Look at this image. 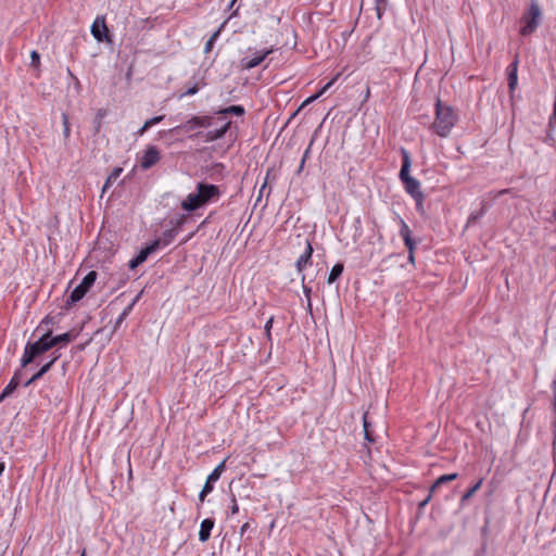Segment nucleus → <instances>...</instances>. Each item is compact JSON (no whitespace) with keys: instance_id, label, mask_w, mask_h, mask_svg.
<instances>
[{"instance_id":"0e129e2a","label":"nucleus","mask_w":556,"mask_h":556,"mask_svg":"<svg viewBox=\"0 0 556 556\" xmlns=\"http://www.w3.org/2000/svg\"><path fill=\"white\" fill-rule=\"evenodd\" d=\"M233 5H235V4H232V2L230 1V2H229V4H228L227 10H228V11H229V10H231V9L233 8Z\"/></svg>"},{"instance_id":"473e14b6","label":"nucleus","mask_w":556,"mask_h":556,"mask_svg":"<svg viewBox=\"0 0 556 556\" xmlns=\"http://www.w3.org/2000/svg\"><path fill=\"white\" fill-rule=\"evenodd\" d=\"M388 1L387 0H375V10L377 17L380 20L386 11Z\"/></svg>"},{"instance_id":"f03ea898","label":"nucleus","mask_w":556,"mask_h":556,"mask_svg":"<svg viewBox=\"0 0 556 556\" xmlns=\"http://www.w3.org/2000/svg\"><path fill=\"white\" fill-rule=\"evenodd\" d=\"M402 155V166L399 177L404 186L405 191L416 201L424 200V193L420 189V182L409 175L412 160L409 152L405 148L400 149Z\"/></svg>"},{"instance_id":"39448f33","label":"nucleus","mask_w":556,"mask_h":556,"mask_svg":"<svg viewBox=\"0 0 556 556\" xmlns=\"http://www.w3.org/2000/svg\"><path fill=\"white\" fill-rule=\"evenodd\" d=\"M52 343L50 340V332L45 329V332L39 337V339L35 342L28 341L24 348V353L21 358V366L27 367L31 364L37 357L45 354L46 352L52 349Z\"/></svg>"},{"instance_id":"6e6552de","label":"nucleus","mask_w":556,"mask_h":556,"mask_svg":"<svg viewBox=\"0 0 556 556\" xmlns=\"http://www.w3.org/2000/svg\"><path fill=\"white\" fill-rule=\"evenodd\" d=\"M197 190L200 194L203 206L218 200L220 197V190L216 185L199 182L197 185Z\"/></svg>"},{"instance_id":"f704fd0d","label":"nucleus","mask_w":556,"mask_h":556,"mask_svg":"<svg viewBox=\"0 0 556 556\" xmlns=\"http://www.w3.org/2000/svg\"><path fill=\"white\" fill-rule=\"evenodd\" d=\"M200 90V87L198 83L193 84L191 87H188L180 96L179 99L187 97V96H193Z\"/></svg>"},{"instance_id":"7ed1b4c3","label":"nucleus","mask_w":556,"mask_h":556,"mask_svg":"<svg viewBox=\"0 0 556 556\" xmlns=\"http://www.w3.org/2000/svg\"><path fill=\"white\" fill-rule=\"evenodd\" d=\"M457 115L453 108L443 103L440 99L435 102V121L433 128L440 137H446L455 125Z\"/></svg>"},{"instance_id":"de8ad7c7","label":"nucleus","mask_w":556,"mask_h":556,"mask_svg":"<svg viewBox=\"0 0 556 556\" xmlns=\"http://www.w3.org/2000/svg\"><path fill=\"white\" fill-rule=\"evenodd\" d=\"M127 317L124 316L122 313L121 315L118 316V318L116 319L115 321V325H114V330H116L123 323L124 320L126 319Z\"/></svg>"},{"instance_id":"a211bd4d","label":"nucleus","mask_w":556,"mask_h":556,"mask_svg":"<svg viewBox=\"0 0 556 556\" xmlns=\"http://www.w3.org/2000/svg\"><path fill=\"white\" fill-rule=\"evenodd\" d=\"M517 70H518V61L515 60L507 67V83L509 87V91H513L517 86Z\"/></svg>"},{"instance_id":"1a4fd4ad","label":"nucleus","mask_w":556,"mask_h":556,"mask_svg":"<svg viewBox=\"0 0 556 556\" xmlns=\"http://www.w3.org/2000/svg\"><path fill=\"white\" fill-rule=\"evenodd\" d=\"M160 161V151L155 146H148L139 159L140 167L144 170L153 167Z\"/></svg>"},{"instance_id":"2f4dec72","label":"nucleus","mask_w":556,"mask_h":556,"mask_svg":"<svg viewBox=\"0 0 556 556\" xmlns=\"http://www.w3.org/2000/svg\"><path fill=\"white\" fill-rule=\"evenodd\" d=\"M363 427H364L365 440L370 442V443L375 442V439H374L372 433L370 431V424L367 420V414H364Z\"/></svg>"},{"instance_id":"6ab92c4d","label":"nucleus","mask_w":556,"mask_h":556,"mask_svg":"<svg viewBox=\"0 0 556 556\" xmlns=\"http://www.w3.org/2000/svg\"><path fill=\"white\" fill-rule=\"evenodd\" d=\"M226 460H223L220 464H218L215 469L208 475L206 478L205 484L213 485L214 483L220 478L222 473L224 472L226 465Z\"/></svg>"},{"instance_id":"4be33fe9","label":"nucleus","mask_w":556,"mask_h":556,"mask_svg":"<svg viewBox=\"0 0 556 556\" xmlns=\"http://www.w3.org/2000/svg\"><path fill=\"white\" fill-rule=\"evenodd\" d=\"M20 375H21L20 370H16L14 372V375L11 378L10 382L8 383V386L3 389L5 395L10 396L17 389V387L20 386Z\"/></svg>"},{"instance_id":"69168bd1","label":"nucleus","mask_w":556,"mask_h":556,"mask_svg":"<svg viewBox=\"0 0 556 556\" xmlns=\"http://www.w3.org/2000/svg\"><path fill=\"white\" fill-rule=\"evenodd\" d=\"M485 531H486V526H484V527H482V528H481V533H482V534H484V533H485Z\"/></svg>"},{"instance_id":"a19ab883","label":"nucleus","mask_w":556,"mask_h":556,"mask_svg":"<svg viewBox=\"0 0 556 556\" xmlns=\"http://www.w3.org/2000/svg\"><path fill=\"white\" fill-rule=\"evenodd\" d=\"M556 127V97H555V101H554V104H553V113L549 117V122H548V128L549 129H554Z\"/></svg>"},{"instance_id":"58836bf2","label":"nucleus","mask_w":556,"mask_h":556,"mask_svg":"<svg viewBox=\"0 0 556 556\" xmlns=\"http://www.w3.org/2000/svg\"><path fill=\"white\" fill-rule=\"evenodd\" d=\"M39 64H40V54L38 53V51L33 50L30 52V65L34 67H38Z\"/></svg>"},{"instance_id":"b1692460","label":"nucleus","mask_w":556,"mask_h":556,"mask_svg":"<svg viewBox=\"0 0 556 556\" xmlns=\"http://www.w3.org/2000/svg\"><path fill=\"white\" fill-rule=\"evenodd\" d=\"M344 266L342 263H337L330 270L328 276V283H333L343 273Z\"/></svg>"},{"instance_id":"680f3d73","label":"nucleus","mask_w":556,"mask_h":556,"mask_svg":"<svg viewBox=\"0 0 556 556\" xmlns=\"http://www.w3.org/2000/svg\"><path fill=\"white\" fill-rule=\"evenodd\" d=\"M303 168H304V165H302V162H301L296 173L300 174L303 170Z\"/></svg>"},{"instance_id":"864d4df0","label":"nucleus","mask_w":556,"mask_h":556,"mask_svg":"<svg viewBox=\"0 0 556 556\" xmlns=\"http://www.w3.org/2000/svg\"><path fill=\"white\" fill-rule=\"evenodd\" d=\"M250 528V523L249 522H245L242 525L241 529H240V535L242 536Z\"/></svg>"},{"instance_id":"72a5a7b5","label":"nucleus","mask_w":556,"mask_h":556,"mask_svg":"<svg viewBox=\"0 0 556 556\" xmlns=\"http://www.w3.org/2000/svg\"><path fill=\"white\" fill-rule=\"evenodd\" d=\"M161 247V240H153L149 244H147L144 248V252L150 256L153 254L159 248Z\"/></svg>"},{"instance_id":"ddd939ff","label":"nucleus","mask_w":556,"mask_h":556,"mask_svg":"<svg viewBox=\"0 0 556 556\" xmlns=\"http://www.w3.org/2000/svg\"><path fill=\"white\" fill-rule=\"evenodd\" d=\"M202 206L203 204L201 202L198 190L188 194L187 198L181 202V208L187 212H194Z\"/></svg>"},{"instance_id":"4468645a","label":"nucleus","mask_w":556,"mask_h":556,"mask_svg":"<svg viewBox=\"0 0 556 556\" xmlns=\"http://www.w3.org/2000/svg\"><path fill=\"white\" fill-rule=\"evenodd\" d=\"M400 236L402 237L405 247L407 248L408 252H415L416 241L412 238V231L408 225L402 218L400 219Z\"/></svg>"},{"instance_id":"c85d7f7f","label":"nucleus","mask_w":556,"mask_h":556,"mask_svg":"<svg viewBox=\"0 0 556 556\" xmlns=\"http://www.w3.org/2000/svg\"><path fill=\"white\" fill-rule=\"evenodd\" d=\"M319 98V94H313L308 97L300 106L299 109L290 116L287 124L291 122L292 118H294L306 105H309L312 102H314L316 99Z\"/></svg>"},{"instance_id":"a878e982","label":"nucleus","mask_w":556,"mask_h":556,"mask_svg":"<svg viewBox=\"0 0 556 556\" xmlns=\"http://www.w3.org/2000/svg\"><path fill=\"white\" fill-rule=\"evenodd\" d=\"M123 172V168L122 167H115L111 174L109 175V177L106 178L104 185H103V188H102V191L105 192V190L121 176Z\"/></svg>"},{"instance_id":"5701e85b","label":"nucleus","mask_w":556,"mask_h":556,"mask_svg":"<svg viewBox=\"0 0 556 556\" xmlns=\"http://www.w3.org/2000/svg\"><path fill=\"white\" fill-rule=\"evenodd\" d=\"M177 233H178V230L176 228L165 230L162 235V238L159 239V240H161V245L166 247V245L170 244L173 242V240L175 239V237L177 236Z\"/></svg>"},{"instance_id":"0eeeda50","label":"nucleus","mask_w":556,"mask_h":556,"mask_svg":"<svg viewBox=\"0 0 556 556\" xmlns=\"http://www.w3.org/2000/svg\"><path fill=\"white\" fill-rule=\"evenodd\" d=\"M91 35L98 42H106L112 43L113 42V36L106 25L105 16L99 15L93 21L91 28H90Z\"/></svg>"},{"instance_id":"412c9836","label":"nucleus","mask_w":556,"mask_h":556,"mask_svg":"<svg viewBox=\"0 0 556 556\" xmlns=\"http://www.w3.org/2000/svg\"><path fill=\"white\" fill-rule=\"evenodd\" d=\"M50 369H51V363L43 364L40 367V369L36 374H34L33 377L24 383V387H29L37 380L41 379Z\"/></svg>"},{"instance_id":"e433bc0d","label":"nucleus","mask_w":556,"mask_h":556,"mask_svg":"<svg viewBox=\"0 0 556 556\" xmlns=\"http://www.w3.org/2000/svg\"><path fill=\"white\" fill-rule=\"evenodd\" d=\"M54 324L55 318L48 315L40 321L39 326L37 327V330L43 329L46 326L48 327L49 325L53 326Z\"/></svg>"},{"instance_id":"c9c22d12","label":"nucleus","mask_w":556,"mask_h":556,"mask_svg":"<svg viewBox=\"0 0 556 556\" xmlns=\"http://www.w3.org/2000/svg\"><path fill=\"white\" fill-rule=\"evenodd\" d=\"M214 490L213 485L204 484L203 489L201 490L199 494V502L203 503L206 495L210 494Z\"/></svg>"},{"instance_id":"5fc2aeb1","label":"nucleus","mask_w":556,"mask_h":556,"mask_svg":"<svg viewBox=\"0 0 556 556\" xmlns=\"http://www.w3.org/2000/svg\"><path fill=\"white\" fill-rule=\"evenodd\" d=\"M415 252H408V262L410 264H415V255H414Z\"/></svg>"},{"instance_id":"338daca9","label":"nucleus","mask_w":556,"mask_h":556,"mask_svg":"<svg viewBox=\"0 0 556 556\" xmlns=\"http://www.w3.org/2000/svg\"><path fill=\"white\" fill-rule=\"evenodd\" d=\"M553 217H554V219L556 220V207L554 208Z\"/></svg>"},{"instance_id":"e2e57ef3","label":"nucleus","mask_w":556,"mask_h":556,"mask_svg":"<svg viewBox=\"0 0 556 556\" xmlns=\"http://www.w3.org/2000/svg\"><path fill=\"white\" fill-rule=\"evenodd\" d=\"M484 547H485V544H484V543H482V545H481V552H480V553H478V554H477V556H482L481 554H482V552L484 551Z\"/></svg>"},{"instance_id":"052dcab7","label":"nucleus","mask_w":556,"mask_h":556,"mask_svg":"<svg viewBox=\"0 0 556 556\" xmlns=\"http://www.w3.org/2000/svg\"><path fill=\"white\" fill-rule=\"evenodd\" d=\"M9 395H5L4 391L2 390L1 394H0V403L2 401H4V399H7Z\"/></svg>"},{"instance_id":"2eb2a0df","label":"nucleus","mask_w":556,"mask_h":556,"mask_svg":"<svg viewBox=\"0 0 556 556\" xmlns=\"http://www.w3.org/2000/svg\"><path fill=\"white\" fill-rule=\"evenodd\" d=\"M270 53V50L266 51H257L254 53L252 58H243L242 59V66L247 70L254 68L258 66L266 56Z\"/></svg>"},{"instance_id":"bb28decb","label":"nucleus","mask_w":556,"mask_h":556,"mask_svg":"<svg viewBox=\"0 0 556 556\" xmlns=\"http://www.w3.org/2000/svg\"><path fill=\"white\" fill-rule=\"evenodd\" d=\"M483 479L480 478L460 498L462 505L465 503L481 488Z\"/></svg>"},{"instance_id":"3c124183","label":"nucleus","mask_w":556,"mask_h":556,"mask_svg":"<svg viewBox=\"0 0 556 556\" xmlns=\"http://www.w3.org/2000/svg\"><path fill=\"white\" fill-rule=\"evenodd\" d=\"M137 256L142 261V263H144V262L148 260V257H149V255L144 252V250H143V249H141V250L139 251V253L137 254Z\"/></svg>"},{"instance_id":"37998d69","label":"nucleus","mask_w":556,"mask_h":556,"mask_svg":"<svg viewBox=\"0 0 556 556\" xmlns=\"http://www.w3.org/2000/svg\"><path fill=\"white\" fill-rule=\"evenodd\" d=\"M337 77L332 78L331 80H329L318 92L317 94L323 96L324 93H326V91L334 84Z\"/></svg>"},{"instance_id":"6e6d98bb","label":"nucleus","mask_w":556,"mask_h":556,"mask_svg":"<svg viewBox=\"0 0 556 556\" xmlns=\"http://www.w3.org/2000/svg\"><path fill=\"white\" fill-rule=\"evenodd\" d=\"M306 311H307L309 314H312V312H313V305H312V300H311V299H308V301H307V304H306Z\"/></svg>"},{"instance_id":"f257e3e1","label":"nucleus","mask_w":556,"mask_h":556,"mask_svg":"<svg viewBox=\"0 0 556 556\" xmlns=\"http://www.w3.org/2000/svg\"><path fill=\"white\" fill-rule=\"evenodd\" d=\"M244 113L245 109L242 105L233 104L219 109L213 115L193 116L177 129L185 131L197 130L194 136H201L203 134L201 129H205L207 130L205 139H222L231 129L232 123L228 117L231 115L243 116Z\"/></svg>"},{"instance_id":"423d86ee","label":"nucleus","mask_w":556,"mask_h":556,"mask_svg":"<svg viewBox=\"0 0 556 556\" xmlns=\"http://www.w3.org/2000/svg\"><path fill=\"white\" fill-rule=\"evenodd\" d=\"M98 277L97 271H89L81 280V282L74 288L68 298L66 299V306H71L77 302H79L86 293L93 286Z\"/></svg>"},{"instance_id":"f3484780","label":"nucleus","mask_w":556,"mask_h":556,"mask_svg":"<svg viewBox=\"0 0 556 556\" xmlns=\"http://www.w3.org/2000/svg\"><path fill=\"white\" fill-rule=\"evenodd\" d=\"M214 526L215 520L213 518H205L204 520H202L199 531V540L201 542L204 543L210 539Z\"/></svg>"},{"instance_id":"9d476101","label":"nucleus","mask_w":556,"mask_h":556,"mask_svg":"<svg viewBox=\"0 0 556 556\" xmlns=\"http://www.w3.org/2000/svg\"><path fill=\"white\" fill-rule=\"evenodd\" d=\"M238 15H239V7L236 10H233V12L230 14V16L226 21H224L222 23V25L211 35V37L208 38V40L206 41V43L204 46V53H210L213 50L214 45H215L216 40L219 38L222 30L226 26L227 22L231 17H235Z\"/></svg>"},{"instance_id":"a18cd8bd","label":"nucleus","mask_w":556,"mask_h":556,"mask_svg":"<svg viewBox=\"0 0 556 556\" xmlns=\"http://www.w3.org/2000/svg\"><path fill=\"white\" fill-rule=\"evenodd\" d=\"M61 357V353L59 350H55L51 353V359L48 363H51V367L54 365V363Z\"/></svg>"},{"instance_id":"8fccbe9b","label":"nucleus","mask_w":556,"mask_h":556,"mask_svg":"<svg viewBox=\"0 0 556 556\" xmlns=\"http://www.w3.org/2000/svg\"><path fill=\"white\" fill-rule=\"evenodd\" d=\"M132 308L134 303H130L123 309L122 314L127 317L131 313Z\"/></svg>"},{"instance_id":"774afa93","label":"nucleus","mask_w":556,"mask_h":556,"mask_svg":"<svg viewBox=\"0 0 556 556\" xmlns=\"http://www.w3.org/2000/svg\"><path fill=\"white\" fill-rule=\"evenodd\" d=\"M80 556H86V549L85 548L81 551Z\"/></svg>"},{"instance_id":"bf43d9fd","label":"nucleus","mask_w":556,"mask_h":556,"mask_svg":"<svg viewBox=\"0 0 556 556\" xmlns=\"http://www.w3.org/2000/svg\"><path fill=\"white\" fill-rule=\"evenodd\" d=\"M141 293H142V292L138 293V294L136 295V298L132 300V302H131V303H134V305L139 301V299H140V296H141Z\"/></svg>"},{"instance_id":"aec40b11","label":"nucleus","mask_w":556,"mask_h":556,"mask_svg":"<svg viewBox=\"0 0 556 556\" xmlns=\"http://www.w3.org/2000/svg\"><path fill=\"white\" fill-rule=\"evenodd\" d=\"M457 473H448V475H442L440 476L435 482L431 486V493H434L439 488H441L443 484L454 481L457 479Z\"/></svg>"},{"instance_id":"79ce46f5","label":"nucleus","mask_w":556,"mask_h":556,"mask_svg":"<svg viewBox=\"0 0 556 556\" xmlns=\"http://www.w3.org/2000/svg\"><path fill=\"white\" fill-rule=\"evenodd\" d=\"M142 264V261L136 255L135 257H132L129 263H128V266L130 269H135L137 268L139 265Z\"/></svg>"},{"instance_id":"ea45409f","label":"nucleus","mask_w":556,"mask_h":556,"mask_svg":"<svg viewBox=\"0 0 556 556\" xmlns=\"http://www.w3.org/2000/svg\"><path fill=\"white\" fill-rule=\"evenodd\" d=\"M305 275H302L301 277V282H302V287H303V293L306 298V301H308V299H311V294H312V288L308 287L306 283H305Z\"/></svg>"},{"instance_id":"393cba45","label":"nucleus","mask_w":556,"mask_h":556,"mask_svg":"<svg viewBox=\"0 0 556 556\" xmlns=\"http://www.w3.org/2000/svg\"><path fill=\"white\" fill-rule=\"evenodd\" d=\"M163 118H164V115H160V116H154V117H152V118H150V119L146 121V123L143 124V126H142L141 128H139V129L135 132V135H136V136H141V135H143V132H144L148 128H150V127H152L153 125H155V124L160 123Z\"/></svg>"},{"instance_id":"20e7f679","label":"nucleus","mask_w":556,"mask_h":556,"mask_svg":"<svg viewBox=\"0 0 556 556\" xmlns=\"http://www.w3.org/2000/svg\"><path fill=\"white\" fill-rule=\"evenodd\" d=\"M543 18L542 8L538 0H531L528 8L525 10L520 17L519 34L522 37L532 35L540 26Z\"/></svg>"},{"instance_id":"dca6fc26","label":"nucleus","mask_w":556,"mask_h":556,"mask_svg":"<svg viewBox=\"0 0 556 556\" xmlns=\"http://www.w3.org/2000/svg\"><path fill=\"white\" fill-rule=\"evenodd\" d=\"M480 205L481 206L478 211H475L469 215L467 223H466L467 230H470L471 228L479 225L481 219L483 218L486 203L484 201H481Z\"/></svg>"},{"instance_id":"4c0bfd02","label":"nucleus","mask_w":556,"mask_h":556,"mask_svg":"<svg viewBox=\"0 0 556 556\" xmlns=\"http://www.w3.org/2000/svg\"><path fill=\"white\" fill-rule=\"evenodd\" d=\"M273 324H274V317L271 316L265 324V327H264V330H265V336L267 338V340H271V328H273Z\"/></svg>"},{"instance_id":"13d9d810","label":"nucleus","mask_w":556,"mask_h":556,"mask_svg":"<svg viewBox=\"0 0 556 556\" xmlns=\"http://www.w3.org/2000/svg\"><path fill=\"white\" fill-rule=\"evenodd\" d=\"M4 469H5V464L3 462H0V476L2 475Z\"/></svg>"},{"instance_id":"9b49d317","label":"nucleus","mask_w":556,"mask_h":556,"mask_svg":"<svg viewBox=\"0 0 556 556\" xmlns=\"http://www.w3.org/2000/svg\"><path fill=\"white\" fill-rule=\"evenodd\" d=\"M313 252L314 250L311 242L306 240L305 251L300 255V257L295 262V267L299 273H302L308 264H312Z\"/></svg>"},{"instance_id":"49530a36","label":"nucleus","mask_w":556,"mask_h":556,"mask_svg":"<svg viewBox=\"0 0 556 556\" xmlns=\"http://www.w3.org/2000/svg\"><path fill=\"white\" fill-rule=\"evenodd\" d=\"M63 122H64V136L68 137L70 136V127H68V123H67V116L65 114H63Z\"/></svg>"},{"instance_id":"c756f323","label":"nucleus","mask_w":556,"mask_h":556,"mask_svg":"<svg viewBox=\"0 0 556 556\" xmlns=\"http://www.w3.org/2000/svg\"><path fill=\"white\" fill-rule=\"evenodd\" d=\"M319 98V94H313L308 97L300 106L299 109L290 116L287 124L291 122L292 118H294L306 105H309L312 102H314L316 99Z\"/></svg>"},{"instance_id":"f8f14e48","label":"nucleus","mask_w":556,"mask_h":556,"mask_svg":"<svg viewBox=\"0 0 556 556\" xmlns=\"http://www.w3.org/2000/svg\"><path fill=\"white\" fill-rule=\"evenodd\" d=\"M47 331L50 332V340H51L53 348L56 345H66V344L71 343L72 341H74L77 337V334L74 333L73 331H67L65 333H61V334H56V336H53L52 328H47Z\"/></svg>"},{"instance_id":"7c9ffc66","label":"nucleus","mask_w":556,"mask_h":556,"mask_svg":"<svg viewBox=\"0 0 556 556\" xmlns=\"http://www.w3.org/2000/svg\"><path fill=\"white\" fill-rule=\"evenodd\" d=\"M319 98V94H313L308 97L300 106L299 109L290 116L287 124L291 122L292 118H294L306 105H309L312 102H314L316 99Z\"/></svg>"},{"instance_id":"603ef678","label":"nucleus","mask_w":556,"mask_h":556,"mask_svg":"<svg viewBox=\"0 0 556 556\" xmlns=\"http://www.w3.org/2000/svg\"><path fill=\"white\" fill-rule=\"evenodd\" d=\"M432 494L433 493L430 492L429 495L422 502L419 503L420 508L425 507L430 502Z\"/></svg>"},{"instance_id":"09e8293b","label":"nucleus","mask_w":556,"mask_h":556,"mask_svg":"<svg viewBox=\"0 0 556 556\" xmlns=\"http://www.w3.org/2000/svg\"><path fill=\"white\" fill-rule=\"evenodd\" d=\"M230 511L232 515L237 514L239 511V506L237 504L236 497L232 496V505L230 507Z\"/></svg>"},{"instance_id":"cd10ccee","label":"nucleus","mask_w":556,"mask_h":556,"mask_svg":"<svg viewBox=\"0 0 556 556\" xmlns=\"http://www.w3.org/2000/svg\"><path fill=\"white\" fill-rule=\"evenodd\" d=\"M108 115L106 109H99L93 119V128L96 132L100 130L102 119Z\"/></svg>"},{"instance_id":"c03bdc74","label":"nucleus","mask_w":556,"mask_h":556,"mask_svg":"<svg viewBox=\"0 0 556 556\" xmlns=\"http://www.w3.org/2000/svg\"><path fill=\"white\" fill-rule=\"evenodd\" d=\"M314 143V141H309V144L308 147L305 149L304 153H303V156H302V165L305 164V162L307 161V159L309 157V153H311V149H312V144Z\"/></svg>"},{"instance_id":"4d7b16f0","label":"nucleus","mask_w":556,"mask_h":556,"mask_svg":"<svg viewBox=\"0 0 556 556\" xmlns=\"http://www.w3.org/2000/svg\"><path fill=\"white\" fill-rule=\"evenodd\" d=\"M422 203H424V200H420V202H416V207H417L418 211H421Z\"/></svg>"}]
</instances>
